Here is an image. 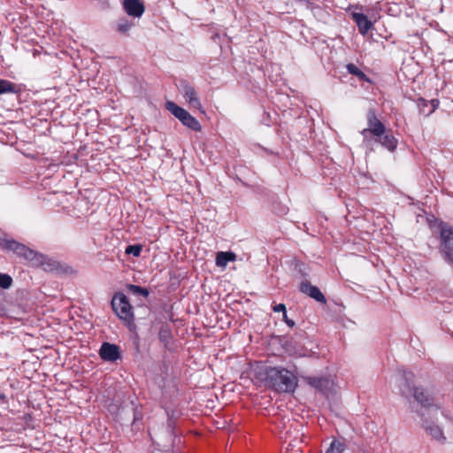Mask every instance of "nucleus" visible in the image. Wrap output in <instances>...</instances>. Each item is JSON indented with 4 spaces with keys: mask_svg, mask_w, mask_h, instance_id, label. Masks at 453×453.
Masks as SVG:
<instances>
[{
    "mask_svg": "<svg viewBox=\"0 0 453 453\" xmlns=\"http://www.w3.org/2000/svg\"><path fill=\"white\" fill-rule=\"evenodd\" d=\"M368 127L361 131L364 137V142L369 143L371 142V135L380 137L386 131L385 125L376 117L373 111H370L367 116Z\"/></svg>",
    "mask_w": 453,
    "mask_h": 453,
    "instance_id": "nucleus-8",
    "label": "nucleus"
},
{
    "mask_svg": "<svg viewBox=\"0 0 453 453\" xmlns=\"http://www.w3.org/2000/svg\"><path fill=\"white\" fill-rule=\"evenodd\" d=\"M123 8L127 15L134 18L142 17L145 11L141 0H123Z\"/></svg>",
    "mask_w": 453,
    "mask_h": 453,
    "instance_id": "nucleus-13",
    "label": "nucleus"
},
{
    "mask_svg": "<svg viewBox=\"0 0 453 453\" xmlns=\"http://www.w3.org/2000/svg\"><path fill=\"white\" fill-rule=\"evenodd\" d=\"M235 259V253L232 251H219L216 254L215 263L217 266L224 268L229 262H234Z\"/></svg>",
    "mask_w": 453,
    "mask_h": 453,
    "instance_id": "nucleus-19",
    "label": "nucleus"
},
{
    "mask_svg": "<svg viewBox=\"0 0 453 453\" xmlns=\"http://www.w3.org/2000/svg\"><path fill=\"white\" fill-rule=\"evenodd\" d=\"M376 141L379 142L381 146L386 148L388 151L393 152L395 150L398 142L395 137L391 134H385L380 137H376Z\"/></svg>",
    "mask_w": 453,
    "mask_h": 453,
    "instance_id": "nucleus-18",
    "label": "nucleus"
},
{
    "mask_svg": "<svg viewBox=\"0 0 453 453\" xmlns=\"http://www.w3.org/2000/svg\"><path fill=\"white\" fill-rule=\"evenodd\" d=\"M126 254L133 255L134 257H139L142 252L141 245H128L125 250Z\"/></svg>",
    "mask_w": 453,
    "mask_h": 453,
    "instance_id": "nucleus-25",
    "label": "nucleus"
},
{
    "mask_svg": "<svg viewBox=\"0 0 453 453\" xmlns=\"http://www.w3.org/2000/svg\"><path fill=\"white\" fill-rule=\"evenodd\" d=\"M19 91L18 86L13 82L0 79V95L3 94H17Z\"/></svg>",
    "mask_w": 453,
    "mask_h": 453,
    "instance_id": "nucleus-20",
    "label": "nucleus"
},
{
    "mask_svg": "<svg viewBox=\"0 0 453 453\" xmlns=\"http://www.w3.org/2000/svg\"><path fill=\"white\" fill-rule=\"evenodd\" d=\"M413 373L411 372H403L399 379V389L401 394L405 397L413 395L415 400L426 409L425 412L421 413L422 417L431 416L438 411V407L430 403L428 394L422 388H414L412 385Z\"/></svg>",
    "mask_w": 453,
    "mask_h": 453,
    "instance_id": "nucleus-3",
    "label": "nucleus"
},
{
    "mask_svg": "<svg viewBox=\"0 0 453 453\" xmlns=\"http://www.w3.org/2000/svg\"><path fill=\"white\" fill-rule=\"evenodd\" d=\"M12 284V278L7 273H0V288L4 289L9 288Z\"/></svg>",
    "mask_w": 453,
    "mask_h": 453,
    "instance_id": "nucleus-23",
    "label": "nucleus"
},
{
    "mask_svg": "<svg viewBox=\"0 0 453 453\" xmlns=\"http://www.w3.org/2000/svg\"><path fill=\"white\" fill-rule=\"evenodd\" d=\"M111 306L116 315L122 320L132 322L134 320L133 307L126 295L116 294L111 300Z\"/></svg>",
    "mask_w": 453,
    "mask_h": 453,
    "instance_id": "nucleus-7",
    "label": "nucleus"
},
{
    "mask_svg": "<svg viewBox=\"0 0 453 453\" xmlns=\"http://www.w3.org/2000/svg\"><path fill=\"white\" fill-rule=\"evenodd\" d=\"M352 18L357 25L359 33L363 35L373 27V23L364 13L353 12Z\"/></svg>",
    "mask_w": 453,
    "mask_h": 453,
    "instance_id": "nucleus-16",
    "label": "nucleus"
},
{
    "mask_svg": "<svg viewBox=\"0 0 453 453\" xmlns=\"http://www.w3.org/2000/svg\"><path fill=\"white\" fill-rule=\"evenodd\" d=\"M306 382L326 395L334 392V381L329 378L323 377H306Z\"/></svg>",
    "mask_w": 453,
    "mask_h": 453,
    "instance_id": "nucleus-9",
    "label": "nucleus"
},
{
    "mask_svg": "<svg viewBox=\"0 0 453 453\" xmlns=\"http://www.w3.org/2000/svg\"><path fill=\"white\" fill-rule=\"evenodd\" d=\"M298 426V424H295ZM296 434H293L291 431L286 433V440H288V445L287 448L288 453H302L299 449H295L298 442H302L303 436V433H300L297 427L295 429Z\"/></svg>",
    "mask_w": 453,
    "mask_h": 453,
    "instance_id": "nucleus-17",
    "label": "nucleus"
},
{
    "mask_svg": "<svg viewBox=\"0 0 453 453\" xmlns=\"http://www.w3.org/2000/svg\"><path fill=\"white\" fill-rule=\"evenodd\" d=\"M344 449V444L340 442L339 441L334 440L328 449L326 450V453H342Z\"/></svg>",
    "mask_w": 453,
    "mask_h": 453,
    "instance_id": "nucleus-22",
    "label": "nucleus"
},
{
    "mask_svg": "<svg viewBox=\"0 0 453 453\" xmlns=\"http://www.w3.org/2000/svg\"><path fill=\"white\" fill-rule=\"evenodd\" d=\"M128 289L133 292L134 294H140L145 297L149 296V291L145 288H142L136 285L130 284L128 286Z\"/></svg>",
    "mask_w": 453,
    "mask_h": 453,
    "instance_id": "nucleus-26",
    "label": "nucleus"
},
{
    "mask_svg": "<svg viewBox=\"0 0 453 453\" xmlns=\"http://www.w3.org/2000/svg\"><path fill=\"white\" fill-rule=\"evenodd\" d=\"M183 94L186 101L189 104L191 107L197 109L202 113L205 112L202 106L201 101L197 96V93L192 86L185 84L183 86Z\"/></svg>",
    "mask_w": 453,
    "mask_h": 453,
    "instance_id": "nucleus-14",
    "label": "nucleus"
},
{
    "mask_svg": "<svg viewBox=\"0 0 453 453\" xmlns=\"http://www.w3.org/2000/svg\"><path fill=\"white\" fill-rule=\"evenodd\" d=\"M429 416H425L423 420V426L426 433L434 440L444 442L446 437L444 436L443 430L432 420L428 418Z\"/></svg>",
    "mask_w": 453,
    "mask_h": 453,
    "instance_id": "nucleus-11",
    "label": "nucleus"
},
{
    "mask_svg": "<svg viewBox=\"0 0 453 453\" xmlns=\"http://www.w3.org/2000/svg\"><path fill=\"white\" fill-rule=\"evenodd\" d=\"M300 291L320 303H326V298L320 289L311 285L309 281H303L300 284Z\"/></svg>",
    "mask_w": 453,
    "mask_h": 453,
    "instance_id": "nucleus-12",
    "label": "nucleus"
},
{
    "mask_svg": "<svg viewBox=\"0 0 453 453\" xmlns=\"http://www.w3.org/2000/svg\"><path fill=\"white\" fill-rule=\"evenodd\" d=\"M439 252L444 261L453 266V226L448 225L441 226Z\"/></svg>",
    "mask_w": 453,
    "mask_h": 453,
    "instance_id": "nucleus-4",
    "label": "nucleus"
},
{
    "mask_svg": "<svg viewBox=\"0 0 453 453\" xmlns=\"http://www.w3.org/2000/svg\"><path fill=\"white\" fill-rule=\"evenodd\" d=\"M2 247L6 250L13 251L15 254H17L19 257H22L30 261L39 262L42 265H44L45 260L47 259V257L42 256V254H38V253L35 252L28 247H27L24 244L19 243L14 240L4 241L2 242Z\"/></svg>",
    "mask_w": 453,
    "mask_h": 453,
    "instance_id": "nucleus-6",
    "label": "nucleus"
},
{
    "mask_svg": "<svg viewBox=\"0 0 453 453\" xmlns=\"http://www.w3.org/2000/svg\"><path fill=\"white\" fill-rule=\"evenodd\" d=\"M418 111L420 114L427 117L430 116L439 107L440 102L438 99L426 100L424 98H418L416 101Z\"/></svg>",
    "mask_w": 453,
    "mask_h": 453,
    "instance_id": "nucleus-15",
    "label": "nucleus"
},
{
    "mask_svg": "<svg viewBox=\"0 0 453 453\" xmlns=\"http://www.w3.org/2000/svg\"><path fill=\"white\" fill-rule=\"evenodd\" d=\"M165 108L176 119H178L183 126L196 132H200L202 130L200 122L184 108L177 105L172 101L166 102Z\"/></svg>",
    "mask_w": 453,
    "mask_h": 453,
    "instance_id": "nucleus-5",
    "label": "nucleus"
},
{
    "mask_svg": "<svg viewBox=\"0 0 453 453\" xmlns=\"http://www.w3.org/2000/svg\"><path fill=\"white\" fill-rule=\"evenodd\" d=\"M273 311L274 312H282L283 314L287 313L286 305L284 303H279L273 307Z\"/></svg>",
    "mask_w": 453,
    "mask_h": 453,
    "instance_id": "nucleus-27",
    "label": "nucleus"
},
{
    "mask_svg": "<svg viewBox=\"0 0 453 453\" xmlns=\"http://www.w3.org/2000/svg\"><path fill=\"white\" fill-rule=\"evenodd\" d=\"M255 372L257 380L277 392L293 393L297 387L296 376L284 367L262 365Z\"/></svg>",
    "mask_w": 453,
    "mask_h": 453,
    "instance_id": "nucleus-1",
    "label": "nucleus"
},
{
    "mask_svg": "<svg viewBox=\"0 0 453 453\" xmlns=\"http://www.w3.org/2000/svg\"><path fill=\"white\" fill-rule=\"evenodd\" d=\"M346 68L350 74L357 76L360 81H370L367 75L363 71H361L355 64L349 63L346 65Z\"/></svg>",
    "mask_w": 453,
    "mask_h": 453,
    "instance_id": "nucleus-21",
    "label": "nucleus"
},
{
    "mask_svg": "<svg viewBox=\"0 0 453 453\" xmlns=\"http://www.w3.org/2000/svg\"><path fill=\"white\" fill-rule=\"evenodd\" d=\"M283 320H284V321H285V323H286L288 326H290V327H294V326H295V325H296V323H295V321H294L293 319H289L288 318L287 313H286V314H283Z\"/></svg>",
    "mask_w": 453,
    "mask_h": 453,
    "instance_id": "nucleus-28",
    "label": "nucleus"
},
{
    "mask_svg": "<svg viewBox=\"0 0 453 453\" xmlns=\"http://www.w3.org/2000/svg\"><path fill=\"white\" fill-rule=\"evenodd\" d=\"M132 26H133V23L129 22L126 19H122L118 23V31L122 34H126L132 27Z\"/></svg>",
    "mask_w": 453,
    "mask_h": 453,
    "instance_id": "nucleus-24",
    "label": "nucleus"
},
{
    "mask_svg": "<svg viewBox=\"0 0 453 453\" xmlns=\"http://www.w3.org/2000/svg\"><path fill=\"white\" fill-rule=\"evenodd\" d=\"M413 373L411 372H403L399 379V389L401 394L405 397L413 395L415 400L426 409L425 412L421 413L422 417L431 416L438 411V407L430 403L428 394L422 388H414L412 385Z\"/></svg>",
    "mask_w": 453,
    "mask_h": 453,
    "instance_id": "nucleus-2",
    "label": "nucleus"
},
{
    "mask_svg": "<svg viewBox=\"0 0 453 453\" xmlns=\"http://www.w3.org/2000/svg\"><path fill=\"white\" fill-rule=\"evenodd\" d=\"M99 355L104 361L114 362L120 357L119 348L109 342H104L101 345Z\"/></svg>",
    "mask_w": 453,
    "mask_h": 453,
    "instance_id": "nucleus-10",
    "label": "nucleus"
}]
</instances>
